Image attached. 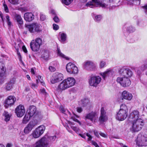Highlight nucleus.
I'll list each match as a JSON object with an SVG mask.
<instances>
[{
	"label": "nucleus",
	"instance_id": "58836bf2",
	"mask_svg": "<svg viewBox=\"0 0 147 147\" xmlns=\"http://www.w3.org/2000/svg\"><path fill=\"white\" fill-rule=\"evenodd\" d=\"M36 84H35L33 83H31L30 84V87L33 89L36 88L37 87V84L38 82V79L36 80Z\"/></svg>",
	"mask_w": 147,
	"mask_h": 147
},
{
	"label": "nucleus",
	"instance_id": "a19ab883",
	"mask_svg": "<svg viewBox=\"0 0 147 147\" xmlns=\"http://www.w3.org/2000/svg\"><path fill=\"white\" fill-rule=\"evenodd\" d=\"M127 106L125 104H123L120 106V110L122 111H125L127 113Z\"/></svg>",
	"mask_w": 147,
	"mask_h": 147
},
{
	"label": "nucleus",
	"instance_id": "a18cd8bd",
	"mask_svg": "<svg viewBox=\"0 0 147 147\" xmlns=\"http://www.w3.org/2000/svg\"><path fill=\"white\" fill-rule=\"evenodd\" d=\"M3 6L4 7V10L5 11L6 13H8L9 12V10L8 7L7 5L4 2L3 4Z\"/></svg>",
	"mask_w": 147,
	"mask_h": 147
},
{
	"label": "nucleus",
	"instance_id": "a211bd4d",
	"mask_svg": "<svg viewBox=\"0 0 147 147\" xmlns=\"http://www.w3.org/2000/svg\"><path fill=\"white\" fill-rule=\"evenodd\" d=\"M106 113V111L104 108H101L100 109V115L99 118L100 122H105L107 120L108 118Z\"/></svg>",
	"mask_w": 147,
	"mask_h": 147
},
{
	"label": "nucleus",
	"instance_id": "4c0bfd02",
	"mask_svg": "<svg viewBox=\"0 0 147 147\" xmlns=\"http://www.w3.org/2000/svg\"><path fill=\"white\" fill-rule=\"evenodd\" d=\"M106 65V62L103 61H100L99 65L100 69L103 68Z\"/></svg>",
	"mask_w": 147,
	"mask_h": 147
},
{
	"label": "nucleus",
	"instance_id": "de8ad7c7",
	"mask_svg": "<svg viewBox=\"0 0 147 147\" xmlns=\"http://www.w3.org/2000/svg\"><path fill=\"white\" fill-rule=\"evenodd\" d=\"M46 16L42 14H41L40 15V19L42 21H44L46 20Z\"/></svg>",
	"mask_w": 147,
	"mask_h": 147
},
{
	"label": "nucleus",
	"instance_id": "4468645a",
	"mask_svg": "<svg viewBox=\"0 0 147 147\" xmlns=\"http://www.w3.org/2000/svg\"><path fill=\"white\" fill-rule=\"evenodd\" d=\"M37 122L35 121H32L30 123L26 126L24 130V132L26 134H28L30 132L33 128L37 125Z\"/></svg>",
	"mask_w": 147,
	"mask_h": 147
},
{
	"label": "nucleus",
	"instance_id": "e433bc0d",
	"mask_svg": "<svg viewBox=\"0 0 147 147\" xmlns=\"http://www.w3.org/2000/svg\"><path fill=\"white\" fill-rule=\"evenodd\" d=\"M46 136L47 138V140L48 142V141L49 140H50V141L51 142H54L55 141L56 138V136H55L49 137H48L47 136Z\"/></svg>",
	"mask_w": 147,
	"mask_h": 147
},
{
	"label": "nucleus",
	"instance_id": "864d4df0",
	"mask_svg": "<svg viewBox=\"0 0 147 147\" xmlns=\"http://www.w3.org/2000/svg\"><path fill=\"white\" fill-rule=\"evenodd\" d=\"M71 128L72 129H73L75 132H77L78 131V129L77 127H76L71 126Z\"/></svg>",
	"mask_w": 147,
	"mask_h": 147
},
{
	"label": "nucleus",
	"instance_id": "f8f14e48",
	"mask_svg": "<svg viewBox=\"0 0 147 147\" xmlns=\"http://www.w3.org/2000/svg\"><path fill=\"white\" fill-rule=\"evenodd\" d=\"M63 75L60 73H55L54 74L51 78V82L53 84L63 80Z\"/></svg>",
	"mask_w": 147,
	"mask_h": 147
},
{
	"label": "nucleus",
	"instance_id": "9d476101",
	"mask_svg": "<svg viewBox=\"0 0 147 147\" xmlns=\"http://www.w3.org/2000/svg\"><path fill=\"white\" fill-rule=\"evenodd\" d=\"M66 69L67 72L70 74H76L78 72V67L71 63H69L67 65Z\"/></svg>",
	"mask_w": 147,
	"mask_h": 147
},
{
	"label": "nucleus",
	"instance_id": "5fc2aeb1",
	"mask_svg": "<svg viewBox=\"0 0 147 147\" xmlns=\"http://www.w3.org/2000/svg\"><path fill=\"white\" fill-rule=\"evenodd\" d=\"M59 109L63 113H65V110L62 106H61L59 108Z\"/></svg>",
	"mask_w": 147,
	"mask_h": 147
},
{
	"label": "nucleus",
	"instance_id": "2eb2a0df",
	"mask_svg": "<svg viewBox=\"0 0 147 147\" xmlns=\"http://www.w3.org/2000/svg\"><path fill=\"white\" fill-rule=\"evenodd\" d=\"M25 110L24 106L20 105L16 108L15 112L18 117H22L25 114Z\"/></svg>",
	"mask_w": 147,
	"mask_h": 147
},
{
	"label": "nucleus",
	"instance_id": "c756f323",
	"mask_svg": "<svg viewBox=\"0 0 147 147\" xmlns=\"http://www.w3.org/2000/svg\"><path fill=\"white\" fill-rule=\"evenodd\" d=\"M57 54L58 56L62 58L65 59L67 60H69V58L68 57H66L64 54L61 52L59 48L57 47Z\"/></svg>",
	"mask_w": 147,
	"mask_h": 147
},
{
	"label": "nucleus",
	"instance_id": "ea45409f",
	"mask_svg": "<svg viewBox=\"0 0 147 147\" xmlns=\"http://www.w3.org/2000/svg\"><path fill=\"white\" fill-rule=\"evenodd\" d=\"M12 88L13 86L9 83H8L5 84V88L7 90H10Z\"/></svg>",
	"mask_w": 147,
	"mask_h": 147
},
{
	"label": "nucleus",
	"instance_id": "7ed1b4c3",
	"mask_svg": "<svg viewBox=\"0 0 147 147\" xmlns=\"http://www.w3.org/2000/svg\"><path fill=\"white\" fill-rule=\"evenodd\" d=\"M118 71L120 74L123 76V77L129 78L133 75L132 71L127 66H123L119 68Z\"/></svg>",
	"mask_w": 147,
	"mask_h": 147
},
{
	"label": "nucleus",
	"instance_id": "4d7b16f0",
	"mask_svg": "<svg viewBox=\"0 0 147 147\" xmlns=\"http://www.w3.org/2000/svg\"><path fill=\"white\" fill-rule=\"evenodd\" d=\"M40 91L41 93H42L44 95H46L47 94V93L45 91V90L44 89H40Z\"/></svg>",
	"mask_w": 147,
	"mask_h": 147
},
{
	"label": "nucleus",
	"instance_id": "473e14b6",
	"mask_svg": "<svg viewBox=\"0 0 147 147\" xmlns=\"http://www.w3.org/2000/svg\"><path fill=\"white\" fill-rule=\"evenodd\" d=\"M82 105L83 107H85L89 105L90 103V101L88 98H84L81 100Z\"/></svg>",
	"mask_w": 147,
	"mask_h": 147
},
{
	"label": "nucleus",
	"instance_id": "1a4fd4ad",
	"mask_svg": "<svg viewBox=\"0 0 147 147\" xmlns=\"http://www.w3.org/2000/svg\"><path fill=\"white\" fill-rule=\"evenodd\" d=\"M117 81L120 85L123 87L129 86L131 84L130 79L128 78L124 77H118L117 78Z\"/></svg>",
	"mask_w": 147,
	"mask_h": 147
},
{
	"label": "nucleus",
	"instance_id": "cd10ccee",
	"mask_svg": "<svg viewBox=\"0 0 147 147\" xmlns=\"http://www.w3.org/2000/svg\"><path fill=\"white\" fill-rule=\"evenodd\" d=\"M6 69L4 64L2 62H0V77H2L4 76L5 74Z\"/></svg>",
	"mask_w": 147,
	"mask_h": 147
},
{
	"label": "nucleus",
	"instance_id": "a878e982",
	"mask_svg": "<svg viewBox=\"0 0 147 147\" xmlns=\"http://www.w3.org/2000/svg\"><path fill=\"white\" fill-rule=\"evenodd\" d=\"M122 97L123 98L128 100H130L132 99L133 96L131 93L125 90L122 92Z\"/></svg>",
	"mask_w": 147,
	"mask_h": 147
},
{
	"label": "nucleus",
	"instance_id": "2f4dec72",
	"mask_svg": "<svg viewBox=\"0 0 147 147\" xmlns=\"http://www.w3.org/2000/svg\"><path fill=\"white\" fill-rule=\"evenodd\" d=\"M31 117L32 116L28 113L27 114H26L23 119V123L24 124H26L29 121L30 117Z\"/></svg>",
	"mask_w": 147,
	"mask_h": 147
},
{
	"label": "nucleus",
	"instance_id": "052dcab7",
	"mask_svg": "<svg viewBox=\"0 0 147 147\" xmlns=\"http://www.w3.org/2000/svg\"><path fill=\"white\" fill-rule=\"evenodd\" d=\"M77 111L79 113H80L82 111V109L81 107H78L77 109Z\"/></svg>",
	"mask_w": 147,
	"mask_h": 147
},
{
	"label": "nucleus",
	"instance_id": "b1692460",
	"mask_svg": "<svg viewBox=\"0 0 147 147\" xmlns=\"http://www.w3.org/2000/svg\"><path fill=\"white\" fill-rule=\"evenodd\" d=\"M59 35L60 37L59 41L62 44H65L67 42V35L64 33L59 32Z\"/></svg>",
	"mask_w": 147,
	"mask_h": 147
},
{
	"label": "nucleus",
	"instance_id": "dca6fc26",
	"mask_svg": "<svg viewBox=\"0 0 147 147\" xmlns=\"http://www.w3.org/2000/svg\"><path fill=\"white\" fill-rule=\"evenodd\" d=\"M16 100V99L14 96H8L5 101V107L7 108L9 106L13 105Z\"/></svg>",
	"mask_w": 147,
	"mask_h": 147
},
{
	"label": "nucleus",
	"instance_id": "f704fd0d",
	"mask_svg": "<svg viewBox=\"0 0 147 147\" xmlns=\"http://www.w3.org/2000/svg\"><path fill=\"white\" fill-rule=\"evenodd\" d=\"M129 2L128 4L133 5V4L136 5H139L140 3V0H128Z\"/></svg>",
	"mask_w": 147,
	"mask_h": 147
},
{
	"label": "nucleus",
	"instance_id": "423d86ee",
	"mask_svg": "<svg viewBox=\"0 0 147 147\" xmlns=\"http://www.w3.org/2000/svg\"><path fill=\"white\" fill-rule=\"evenodd\" d=\"M45 127L44 125H41L33 131L31 135L33 138H37L40 137L44 133Z\"/></svg>",
	"mask_w": 147,
	"mask_h": 147
},
{
	"label": "nucleus",
	"instance_id": "79ce46f5",
	"mask_svg": "<svg viewBox=\"0 0 147 147\" xmlns=\"http://www.w3.org/2000/svg\"><path fill=\"white\" fill-rule=\"evenodd\" d=\"M19 0H8L9 2L11 4L16 5L19 4Z\"/></svg>",
	"mask_w": 147,
	"mask_h": 147
},
{
	"label": "nucleus",
	"instance_id": "603ef678",
	"mask_svg": "<svg viewBox=\"0 0 147 147\" xmlns=\"http://www.w3.org/2000/svg\"><path fill=\"white\" fill-rule=\"evenodd\" d=\"M53 20L56 22H58L59 21V20L58 17L55 16L53 18Z\"/></svg>",
	"mask_w": 147,
	"mask_h": 147
},
{
	"label": "nucleus",
	"instance_id": "c9c22d12",
	"mask_svg": "<svg viewBox=\"0 0 147 147\" xmlns=\"http://www.w3.org/2000/svg\"><path fill=\"white\" fill-rule=\"evenodd\" d=\"M73 1V0H61V1L63 4L68 5L70 4Z\"/></svg>",
	"mask_w": 147,
	"mask_h": 147
},
{
	"label": "nucleus",
	"instance_id": "ddd939ff",
	"mask_svg": "<svg viewBox=\"0 0 147 147\" xmlns=\"http://www.w3.org/2000/svg\"><path fill=\"white\" fill-rule=\"evenodd\" d=\"M86 5L90 8H94L98 7H105V4L100 2L98 0H92V2H89Z\"/></svg>",
	"mask_w": 147,
	"mask_h": 147
},
{
	"label": "nucleus",
	"instance_id": "bb28decb",
	"mask_svg": "<svg viewBox=\"0 0 147 147\" xmlns=\"http://www.w3.org/2000/svg\"><path fill=\"white\" fill-rule=\"evenodd\" d=\"M28 113L32 116L34 115L37 114L36 109V107L33 105L31 106L30 107L29 110H28Z\"/></svg>",
	"mask_w": 147,
	"mask_h": 147
},
{
	"label": "nucleus",
	"instance_id": "39448f33",
	"mask_svg": "<svg viewBox=\"0 0 147 147\" xmlns=\"http://www.w3.org/2000/svg\"><path fill=\"white\" fill-rule=\"evenodd\" d=\"M101 78L99 76H94L93 75L90 76L88 80L89 85L91 86L96 87L100 83Z\"/></svg>",
	"mask_w": 147,
	"mask_h": 147
},
{
	"label": "nucleus",
	"instance_id": "393cba45",
	"mask_svg": "<svg viewBox=\"0 0 147 147\" xmlns=\"http://www.w3.org/2000/svg\"><path fill=\"white\" fill-rule=\"evenodd\" d=\"M67 88H68L65 82V81L64 80L58 85L57 88L58 91H61L65 90Z\"/></svg>",
	"mask_w": 147,
	"mask_h": 147
},
{
	"label": "nucleus",
	"instance_id": "7c9ffc66",
	"mask_svg": "<svg viewBox=\"0 0 147 147\" xmlns=\"http://www.w3.org/2000/svg\"><path fill=\"white\" fill-rule=\"evenodd\" d=\"M49 53L48 51H45L42 53L41 57L45 60H47L49 57Z\"/></svg>",
	"mask_w": 147,
	"mask_h": 147
},
{
	"label": "nucleus",
	"instance_id": "3c124183",
	"mask_svg": "<svg viewBox=\"0 0 147 147\" xmlns=\"http://www.w3.org/2000/svg\"><path fill=\"white\" fill-rule=\"evenodd\" d=\"M53 28L54 30H57L59 29V26L58 25L55 24H53Z\"/></svg>",
	"mask_w": 147,
	"mask_h": 147
},
{
	"label": "nucleus",
	"instance_id": "f03ea898",
	"mask_svg": "<svg viewBox=\"0 0 147 147\" xmlns=\"http://www.w3.org/2000/svg\"><path fill=\"white\" fill-rule=\"evenodd\" d=\"M42 42V39L40 38H37L35 40H32L30 44L31 49L34 51H38Z\"/></svg>",
	"mask_w": 147,
	"mask_h": 147
},
{
	"label": "nucleus",
	"instance_id": "72a5a7b5",
	"mask_svg": "<svg viewBox=\"0 0 147 147\" xmlns=\"http://www.w3.org/2000/svg\"><path fill=\"white\" fill-rule=\"evenodd\" d=\"M3 116L4 117V120L6 121H9L10 119V115L7 112L4 111L3 114Z\"/></svg>",
	"mask_w": 147,
	"mask_h": 147
},
{
	"label": "nucleus",
	"instance_id": "338daca9",
	"mask_svg": "<svg viewBox=\"0 0 147 147\" xmlns=\"http://www.w3.org/2000/svg\"><path fill=\"white\" fill-rule=\"evenodd\" d=\"M94 135L96 136L97 137H98L99 136V135L98 134V132L96 131H94Z\"/></svg>",
	"mask_w": 147,
	"mask_h": 147
},
{
	"label": "nucleus",
	"instance_id": "c03bdc74",
	"mask_svg": "<svg viewBox=\"0 0 147 147\" xmlns=\"http://www.w3.org/2000/svg\"><path fill=\"white\" fill-rule=\"evenodd\" d=\"M6 21L8 25L10 26L11 25V23L10 21L9 17V16L7 15L6 16Z\"/></svg>",
	"mask_w": 147,
	"mask_h": 147
},
{
	"label": "nucleus",
	"instance_id": "5701e85b",
	"mask_svg": "<svg viewBox=\"0 0 147 147\" xmlns=\"http://www.w3.org/2000/svg\"><path fill=\"white\" fill-rule=\"evenodd\" d=\"M113 74V71L111 69H107L106 71L103 73L100 74V75L102 77L104 80H105L107 77L111 76H112Z\"/></svg>",
	"mask_w": 147,
	"mask_h": 147
},
{
	"label": "nucleus",
	"instance_id": "aec40b11",
	"mask_svg": "<svg viewBox=\"0 0 147 147\" xmlns=\"http://www.w3.org/2000/svg\"><path fill=\"white\" fill-rule=\"evenodd\" d=\"M96 113L92 111L86 115L85 117V119L90 120L92 122H93L96 120Z\"/></svg>",
	"mask_w": 147,
	"mask_h": 147
},
{
	"label": "nucleus",
	"instance_id": "680f3d73",
	"mask_svg": "<svg viewBox=\"0 0 147 147\" xmlns=\"http://www.w3.org/2000/svg\"><path fill=\"white\" fill-rule=\"evenodd\" d=\"M22 50L25 53H27V51L26 49L25 46L24 45L22 46Z\"/></svg>",
	"mask_w": 147,
	"mask_h": 147
},
{
	"label": "nucleus",
	"instance_id": "f257e3e1",
	"mask_svg": "<svg viewBox=\"0 0 147 147\" xmlns=\"http://www.w3.org/2000/svg\"><path fill=\"white\" fill-rule=\"evenodd\" d=\"M139 112L137 110L132 111L129 116V120L132 121L130 129L132 132L141 130L144 126V121L142 119L139 118Z\"/></svg>",
	"mask_w": 147,
	"mask_h": 147
},
{
	"label": "nucleus",
	"instance_id": "9b49d317",
	"mask_svg": "<svg viewBox=\"0 0 147 147\" xmlns=\"http://www.w3.org/2000/svg\"><path fill=\"white\" fill-rule=\"evenodd\" d=\"M40 25L37 23H33L30 24L26 26V28L31 33H34V32H40Z\"/></svg>",
	"mask_w": 147,
	"mask_h": 147
},
{
	"label": "nucleus",
	"instance_id": "6ab92c4d",
	"mask_svg": "<svg viewBox=\"0 0 147 147\" xmlns=\"http://www.w3.org/2000/svg\"><path fill=\"white\" fill-rule=\"evenodd\" d=\"M13 15L15 19L16 20L19 27L21 26L23 24V22L20 15L16 13L15 12L13 13Z\"/></svg>",
	"mask_w": 147,
	"mask_h": 147
},
{
	"label": "nucleus",
	"instance_id": "4be33fe9",
	"mask_svg": "<svg viewBox=\"0 0 147 147\" xmlns=\"http://www.w3.org/2000/svg\"><path fill=\"white\" fill-rule=\"evenodd\" d=\"M34 16L32 13L27 12L25 13L24 15V20L28 22H30L34 18Z\"/></svg>",
	"mask_w": 147,
	"mask_h": 147
},
{
	"label": "nucleus",
	"instance_id": "774afa93",
	"mask_svg": "<svg viewBox=\"0 0 147 147\" xmlns=\"http://www.w3.org/2000/svg\"><path fill=\"white\" fill-rule=\"evenodd\" d=\"M12 146V144L11 143H8L6 146V147H11Z\"/></svg>",
	"mask_w": 147,
	"mask_h": 147
},
{
	"label": "nucleus",
	"instance_id": "37998d69",
	"mask_svg": "<svg viewBox=\"0 0 147 147\" xmlns=\"http://www.w3.org/2000/svg\"><path fill=\"white\" fill-rule=\"evenodd\" d=\"M127 30L129 32H132L134 31L135 29L132 26H129L127 27Z\"/></svg>",
	"mask_w": 147,
	"mask_h": 147
},
{
	"label": "nucleus",
	"instance_id": "6e6552de",
	"mask_svg": "<svg viewBox=\"0 0 147 147\" xmlns=\"http://www.w3.org/2000/svg\"><path fill=\"white\" fill-rule=\"evenodd\" d=\"M137 145L146 146L147 145V134L142 135L139 134L138 135L137 142Z\"/></svg>",
	"mask_w": 147,
	"mask_h": 147
},
{
	"label": "nucleus",
	"instance_id": "c85d7f7f",
	"mask_svg": "<svg viewBox=\"0 0 147 147\" xmlns=\"http://www.w3.org/2000/svg\"><path fill=\"white\" fill-rule=\"evenodd\" d=\"M92 15L94 20L96 22H100L102 18V16L100 15H96L95 14L92 13Z\"/></svg>",
	"mask_w": 147,
	"mask_h": 147
},
{
	"label": "nucleus",
	"instance_id": "412c9836",
	"mask_svg": "<svg viewBox=\"0 0 147 147\" xmlns=\"http://www.w3.org/2000/svg\"><path fill=\"white\" fill-rule=\"evenodd\" d=\"M64 80L68 88L73 86L76 82L75 79L72 77L68 78Z\"/></svg>",
	"mask_w": 147,
	"mask_h": 147
},
{
	"label": "nucleus",
	"instance_id": "8fccbe9b",
	"mask_svg": "<svg viewBox=\"0 0 147 147\" xmlns=\"http://www.w3.org/2000/svg\"><path fill=\"white\" fill-rule=\"evenodd\" d=\"M49 69L51 72H54L55 71L56 69L55 67L52 66H50L49 67Z\"/></svg>",
	"mask_w": 147,
	"mask_h": 147
},
{
	"label": "nucleus",
	"instance_id": "bf43d9fd",
	"mask_svg": "<svg viewBox=\"0 0 147 147\" xmlns=\"http://www.w3.org/2000/svg\"><path fill=\"white\" fill-rule=\"evenodd\" d=\"M71 119H72L74 121L78 123H79V124L80 125H81V123H80V121H78V119H76V118H74V117H73L71 116Z\"/></svg>",
	"mask_w": 147,
	"mask_h": 147
},
{
	"label": "nucleus",
	"instance_id": "f3484780",
	"mask_svg": "<svg viewBox=\"0 0 147 147\" xmlns=\"http://www.w3.org/2000/svg\"><path fill=\"white\" fill-rule=\"evenodd\" d=\"M127 116V113L126 111L119 110L117 114L116 118L119 121H122L125 119Z\"/></svg>",
	"mask_w": 147,
	"mask_h": 147
},
{
	"label": "nucleus",
	"instance_id": "20e7f679",
	"mask_svg": "<svg viewBox=\"0 0 147 147\" xmlns=\"http://www.w3.org/2000/svg\"><path fill=\"white\" fill-rule=\"evenodd\" d=\"M49 143L47 142L46 136H44L36 142L32 147H49Z\"/></svg>",
	"mask_w": 147,
	"mask_h": 147
},
{
	"label": "nucleus",
	"instance_id": "0eeeda50",
	"mask_svg": "<svg viewBox=\"0 0 147 147\" xmlns=\"http://www.w3.org/2000/svg\"><path fill=\"white\" fill-rule=\"evenodd\" d=\"M83 66L85 69L88 71H94L97 68V65L92 61H85L83 63Z\"/></svg>",
	"mask_w": 147,
	"mask_h": 147
},
{
	"label": "nucleus",
	"instance_id": "6e6d98bb",
	"mask_svg": "<svg viewBox=\"0 0 147 147\" xmlns=\"http://www.w3.org/2000/svg\"><path fill=\"white\" fill-rule=\"evenodd\" d=\"M91 144L92 145L96 147H99L95 141H92L91 142Z\"/></svg>",
	"mask_w": 147,
	"mask_h": 147
},
{
	"label": "nucleus",
	"instance_id": "e2e57ef3",
	"mask_svg": "<svg viewBox=\"0 0 147 147\" xmlns=\"http://www.w3.org/2000/svg\"><path fill=\"white\" fill-rule=\"evenodd\" d=\"M100 135L104 137V138H106L107 137V135L104 133H99Z\"/></svg>",
	"mask_w": 147,
	"mask_h": 147
},
{
	"label": "nucleus",
	"instance_id": "09e8293b",
	"mask_svg": "<svg viewBox=\"0 0 147 147\" xmlns=\"http://www.w3.org/2000/svg\"><path fill=\"white\" fill-rule=\"evenodd\" d=\"M86 136L88 137L87 140L88 141H91L92 139V137L89 133H87L86 134Z\"/></svg>",
	"mask_w": 147,
	"mask_h": 147
},
{
	"label": "nucleus",
	"instance_id": "69168bd1",
	"mask_svg": "<svg viewBox=\"0 0 147 147\" xmlns=\"http://www.w3.org/2000/svg\"><path fill=\"white\" fill-rule=\"evenodd\" d=\"M142 7L144 9L146 12H147V4L142 6Z\"/></svg>",
	"mask_w": 147,
	"mask_h": 147
},
{
	"label": "nucleus",
	"instance_id": "49530a36",
	"mask_svg": "<svg viewBox=\"0 0 147 147\" xmlns=\"http://www.w3.org/2000/svg\"><path fill=\"white\" fill-rule=\"evenodd\" d=\"M17 51V54L18 55V57H19V60L20 61L22 60V57L21 55V54L20 53V52L19 51V49L18 48H17L16 47H15Z\"/></svg>",
	"mask_w": 147,
	"mask_h": 147
},
{
	"label": "nucleus",
	"instance_id": "0e129e2a",
	"mask_svg": "<svg viewBox=\"0 0 147 147\" xmlns=\"http://www.w3.org/2000/svg\"><path fill=\"white\" fill-rule=\"evenodd\" d=\"M51 13L53 15H56V13L55 11L53 9H52L51 10Z\"/></svg>",
	"mask_w": 147,
	"mask_h": 147
},
{
	"label": "nucleus",
	"instance_id": "13d9d810",
	"mask_svg": "<svg viewBox=\"0 0 147 147\" xmlns=\"http://www.w3.org/2000/svg\"><path fill=\"white\" fill-rule=\"evenodd\" d=\"M15 80L14 79H12L11 80L10 82L8 83L13 86V84L15 83Z\"/></svg>",
	"mask_w": 147,
	"mask_h": 147
}]
</instances>
